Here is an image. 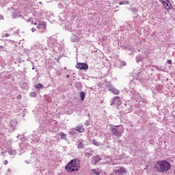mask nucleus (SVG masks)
<instances>
[{
    "label": "nucleus",
    "instance_id": "39",
    "mask_svg": "<svg viewBox=\"0 0 175 175\" xmlns=\"http://www.w3.org/2000/svg\"><path fill=\"white\" fill-rule=\"evenodd\" d=\"M25 163H29V161H25Z\"/></svg>",
    "mask_w": 175,
    "mask_h": 175
},
{
    "label": "nucleus",
    "instance_id": "18",
    "mask_svg": "<svg viewBox=\"0 0 175 175\" xmlns=\"http://www.w3.org/2000/svg\"><path fill=\"white\" fill-rule=\"evenodd\" d=\"M71 40L72 42H78L79 41V37L78 36H73L72 38H71Z\"/></svg>",
    "mask_w": 175,
    "mask_h": 175
},
{
    "label": "nucleus",
    "instance_id": "16",
    "mask_svg": "<svg viewBox=\"0 0 175 175\" xmlns=\"http://www.w3.org/2000/svg\"><path fill=\"white\" fill-rule=\"evenodd\" d=\"M80 98H81V100H84V99H85V92H81L80 93Z\"/></svg>",
    "mask_w": 175,
    "mask_h": 175
},
{
    "label": "nucleus",
    "instance_id": "13",
    "mask_svg": "<svg viewBox=\"0 0 175 175\" xmlns=\"http://www.w3.org/2000/svg\"><path fill=\"white\" fill-rule=\"evenodd\" d=\"M93 175H100V171L99 169H92Z\"/></svg>",
    "mask_w": 175,
    "mask_h": 175
},
{
    "label": "nucleus",
    "instance_id": "5",
    "mask_svg": "<svg viewBox=\"0 0 175 175\" xmlns=\"http://www.w3.org/2000/svg\"><path fill=\"white\" fill-rule=\"evenodd\" d=\"M65 170L68 173H72V172H77V170H79V169L77 168H73V165H72L69 163L65 166Z\"/></svg>",
    "mask_w": 175,
    "mask_h": 175
},
{
    "label": "nucleus",
    "instance_id": "9",
    "mask_svg": "<svg viewBox=\"0 0 175 175\" xmlns=\"http://www.w3.org/2000/svg\"><path fill=\"white\" fill-rule=\"evenodd\" d=\"M69 163L73 167V169H75V167H77V165L80 163V160L78 159H74L71 160Z\"/></svg>",
    "mask_w": 175,
    "mask_h": 175
},
{
    "label": "nucleus",
    "instance_id": "2",
    "mask_svg": "<svg viewBox=\"0 0 175 175\" xmlns=\"http://www.w3.org/2000/svg\"><path fill=\"white\" fill-rule=\"evenodd\" d=\"M111 132L117 137H120L124 133V129L122 126H113L111 127Z\"/></svg>",
    "mask_w": 175,
    "mask_h": 175
},
{
    "label": "nucleus",
    "instance_id": "37",
    "mask_svg": "<svg viewBox=\"0 0 175 175\" xmlns=\"http://www.w3.org/2000/svg\"><path fill=\"white\" fill-rule=\"evenodd\" d=\"M8 173H10V168L8 170Z\"/></svg>",
    "mask_w": 175,
    "mask_h": 175
},
{
    "label": "nucleus",
    "instance_id": "30",
    "mask_svg": "<svg viewBox=\"0 0 175 175\" xmlns=\"http://www.w3.org/2000/svg\"><path fill=\"white\" fill-rule=\"evenodd\" d=\"M36 31V29L34 27L31 28V32H35Z\"/></svg>",
    "mask_w": 175,
    "mask_h": 175
},
{
    "label": "nucleus",
    "instance_id": "38",
    "mask_svg": "<svg viewBox=\"0 0 175 175\" xmlns=\"http://www.w3.org/2000/svg\"><path fill=\"white\" fill-rule=\"evenodd\" d=\"M34 25H38V23H33Z\"/></svg>",
    "mask_w": 175,
    "mask_h": 175
},
{
    "label": "nucleus",
    "instance_id": "34",
    "mask_svg": "<svg viewBox=\"0 0 175 175\" xmlns=\"http://www.w3.org/2000/svg\"><path fill=\"white\" fill-rule=\"evenodd\" d=\"M37 28H38V29H40V28H42V27H40V25L38 24V25L37 26Z\"/></svg>",
    "mask_w": 175,
    "mask_h": 175
},
{
    "label": "nucleus",
    "instance_id": "3",
    "mask_svg": "<svg viewBox=\"0 0 175 175\" xmlns=\"http://www.w3.org/2000/svg\"><path fill=\"white\" fill-rule=\"evenodd\" d=\"M75 67L81 70H87L88 69V65L85 63H77Z\"/></svg>",
    "mask_w": 175,
    "mask_h": 175
},
{
    "label": "nucleus",
    "instance_id": "7",
    "mask_svg": "<svg viewBox=\"0 0 175 175\" xmlns=\"http://www.w3.org/2000/svg\"><path fill=\"white\" fill-rule=\"evenodd\" d=\"M101 158L100 157H99V155H97L96 157H92V159H91V165H96V163H98V162H99V161H101Z\"/></svg>",
    "mask_w": 175,
    "mask_h": 175
},
{
    "label": "nucleus",
    "instance_id": "41",
    "mask_svg": "<svg viewBox=\"0 0 175 175\" xmlns=\"http://www.w3.org/2000/svg\"><path fill=\"white\" fill-rule=\"evenodd\" d=\"M35 69V67L33 66L32 70H33Z\"/></svg>",
    "mask_w": 175,
    "mask_h": 175
},
{
    "label": "nucleus",
    "instance_id": "14",
    "mask_svg": "<svg viewBox=\"0 0 175 175\" xmlns=\"http://www.w3.org/2000/svg\"><path fill=\"white\" fill-rule=\"evenodd\" d=\"M92 144H93L94 146H96L97 147H99V146H103V144H102L100 142H98V141H96V140H95V139H93V141H92Z\"/></svg>",
    "mask_w": 175,
    "mask_h": 175
},
{
    "label": "nucleus",
    "instance_id": "11",
    "mask_svg": "<svg viewBox=\"0 0 175 175\" xmlns=\"http://www.w3.org/2000/svg\"><path fill=\"white\" fill-rule=\"evenodd\" d=\"M163 3L167 10H171V9L172 8V3L169 1V0L167 1V3L165 1H163Z\"/></svg>",
    "mask_w": 175,
    "mask_h": 175
},
{
    "label": "nucleus",
    "instance_id": "24",
    "mask_svg": "<svg viewBox=\"0 0 175 175\" xmlns=\"http://www.w3.org/2000/svg\"><path fill=\"white\" fill-rule=\"evenodd\" d=\"M16 152H14V150H10L9 151V154H10V155H14V154Z\"/></svg>",
    "mask_w": 175,
    "mask_h": 175
},
{
    "label": "nucleus",
    "instance_id": "36",
    "mask_svg": "<svg viewBox=\"0 0 175 175\" xmlns=\"http://www.w3.org/2000/svg\"><path fill=\"white\" fill-rule=\"evenodd\" d=\"M148 168V165H146V167L144 169L145 170H147Z\"/></svg>",
    "mask_w": 175,
    "mask_h": 175
},
{
    "label": "nucleus",
    "instance_id": "28",
    "mask_svg": "<svg viewBox=\"0 0 175 175\" xmlns=\"http://www.w3.org/2000/svg\"><path fill=\"white\" fill-rule=\"evenodd\" d=\"M122 66H126V62H122Z\"/></svg>",
    "mask_w": 175,
    "mask_h": 175
},
{
    "label": "nucleus",
    "instance_id": "20",
    "mask_svg": "<svg viewBox=\"0 0 175 175\" xmlns=\"http://www.w3.org/2000/svg\"><path fill=\"white\" fill-rule=\"evenodd\" d=\"M43 85L42 84H41V83H38V84H37L36 85V90H39V88H43Z\"/></svg>",
    "mask_w": 175,
    "mask_h": 175
},
{
    "label": "nucleus",
    "instance_id": "6",
    "mask_svg": "<svg viewBox=\"0 0 175 175\" xmlns=\"http://www.w3.org/2000/svg\"><path fill=\"white\" fill-rule=\"evenodd\" d=\"M84 139H79L77 142V147L78 150H83L85 148V144H84Z\"/></svg>",
    "mask_w": 175,
    "mask_h": 175
},
{
    "label": "nucleus",
    "instance_id": "17",
    "mask_svg": "<svg viewBox=\"0 0 175 175\" xmlns=\"http://www.w3.org/2000/svg\"><path fill=\"white\" fill-rule=\"evenodd\" d=\"M40 26L41 28H42V29H46V23L44 22H40L39 23Z\"/></svg>",
    "mask_w": 175,
    "mask_h": 175
},
{
    "label": "nucleus",
    "instance_id": "1",
    "mask_svg": "<svg viewBox=\"0 0 175 175\" xmlns=\"http://www.w3.org/2000/svg\"><path fill=\"white\" fill-rule=\"evenodd\" d=\"M172 167V165L170 164L169 162L166 160L159 161L154 165V168L157 172H160L161 173H165V172H169L170 168Z\"/></svg>",
    "mask_w": 175,
    "mask_h": 175
},
{
    "label": "nucleus",
    "instance_id": "23",
    "mask_svg": "<svg viewBox=\"0 0 175 175\" xmlns=\"http://www.w3.org/2000/svg\"><path fill=\"white\" fill-rule=\"evenodd\" d=\"M167 64H169V65H172V59H167Z\"/></svg>",
    "mask_w": 175,
    "mask_h": 175
},
{
    "label": "nucleus",
    "instance_id": "19",
    "mask_svg": "<svg viewBox=\"0 0 175 175\" xmlns=\"http://www.w3.org/2000/svg\"><path fill=\"white\" fill-rule=\"evenodd\" d=\"M129 3H131L129 1H120L119 3V5H129Z\"/></svg>",
    "mask_w": 175,
    "mask_h": 175
},
{
    "label": "nucleus",
    "instance_id": "15",
    "mask_svg": "<svg viewBox=\"0 0 175 175\" xmlns=\"http://www.w3.org/2000/svg\"><path fill=\"white\" fill-rule=\"evenodd\" d=\"M67 135L64 133H60V139L61 140H66Z\"/></svg>",
    "mask_w": 175,
    "mask_h": 175
},
{
    "label": "nucleus",
    "instance_id": "29",
    "mask_svg": "<svg viewBox=\"0 0 175 175\" xmlns=\"http://www.w3.org/2000/svg\"><path fill=\"white\" fill-rule=\"evenodd\" d=\"M8 160H5L4 162H3V164L4 165H8Z\"/></svg>",
    "mask_w": 175,
    "mask_h": 175
},
{
    "label": "nucleus",
    "instance_id": "26",
    "mask_svg": "<svg viewBox=\"0 0 175 175\" xmlns=\"http://www.w3.org/2000/svg\"><path fill=\"white\" fill-rule=\"evenodd\" d=\"M116 99H118V100H120V97L119 96H116L113 98V100H116Z\"/></svg>",
    "mask_w": 175,
    "mask_h": 175
},
{
    "label": "nucleus",
    "instance_id": "8",
    "mask_svg": "<svg viewBox=\"0 0 175 175\" xmlns=\"http://www.w3.org/2000/svg\"><path fill=\"white\" fill-rule=\"evenodd\" d=\"M69 163L73 167V169H75V167H77V165L80 163V160L78 159H74L71 160Z\"/></svg>",
    "mask_w": 175,
    "mask_h": 175
},
{
    "label": "nucleus",
    "instance_id": "35",
    "mask_svg": "<svg viewBox=\"0 0 175 175\" xmlns=\"http://www.w3.org/2000/svg\"><path fill=\"white\" fill-rule=\"evenodd\" d=\"M85 155H86L87 157H90L91 154H90V153H86Z\"/></svg>",
    "mask_w": 175,
    "mask_h": 175
},
{
    "label": "nucleus",
    "instance_id": "12",
    "mask_svg": "<svg viewBox=\"0 0 175 175\" xmlns=\"http://www.w3.org/2000/svg\"><path fill=\"white\" fill-rule=\"evenodd\" d=\"M76 131L77 132H79V133H83L84 132V126H83V124H78L76 126Z\"/></svg>",
    "mask_w": 175,
    "mask_h": 175
},
{
    "label": "nucleus",
    "instance_id": "32",
    "mask_svg": "<svg viewBox=\"0 0 175 175\" xmlns=\"http://www.w3.org/2000/svg\"><path fill=\"white\" fill-rule=\"evenodd\" d=\"M0 49H1V50H4L5 49V47H3V46H0Z\"/></svg>",
    "mask_w": 175,
    "mask_h": 175
},
{
    "label": "nucleus",
    "instance_id": "22",
    "mask_svg": "<svg viewBox=\"0 0 175 175\" xmlns=\"http://www.w3.org/2000/svg\"><path fill=\"white\" fill-rule=\"evenodd\" d=\"M30 96H31V98H35L36 96V93L35 92L30 93Z\"/></svg>",
    "mask_w": 175,
    "mask_h": 175
},
{
    "label": "nucleus",
    "instance_id": "27",
    "mask_svg": "<svg viewBox=\"0 0 175 175\" xmlns=\"http://www.w3.org/2000/svg\"><path fill=\"white\" fill-rule=\"evenodd\" d=\"M137 62H142V58H140V57H137Z\"/></svg>",
    "mask_w": 175,
    "mask_h": 175
},
{
    "label": "nucleus",
    "instance_id": "31",
    "mask_svg": "<svg viewBox=\"0 0 175 175\" xmlns=\"http://www.w3.org/2000/svg\"><path fill=\"white\" fill-rule=\"evenodd\" d=\"M10 128H12L13 130L14 129V126H13L12 124H10Z\"/></svg>",
    "mask_w": 175,
    "mask_h": 175
},
{
    "label": "nucleus",
    "instance_id": "21",
    "mask_svg": "<svg viewBox=\"0 0 175 175\" xmlns=\"http://www.w3.org/2000/svg\"><path fill=\"white\" fill-rule=\"evenodd\" d=\"M69 133L70 135H72V136H75V135L76 134V131H75V129H72V130H70Z\"/></svg>",
    "mask_w": 175,
    "mask_h": 175
},
{
    "label": "nucleus",
    "instance_id": "42",
    "mask_svg": "<svg viewBox=\"0 0 175 175\" xmlns=\"http://www.w3.org/2000/svg\"><path fill=\"white\" fill-rule=\"evenodd\" d=\"M168 1L169 0H164V1Z\"/></svg>",
    "mask_w": 175,
    "mask_h": 175
},
{
    "label": "nucleus",
    "instance_id": "4",
    "mask_svg": "<svg viewBox=\"0 0 175 175\" xmlns=\"http://www.w3.org/2000/svg\"><path fill=\"white\" fill-rule=\"evenodd\" d=\"M113 173H115V174H119V175L126 174V170H125L124 167H120L118 169L114 170Z\"/></svg>",
    "mask_w": 175,
    "mask_h": 175
},
{
    "label": "nucleus",
    "instance_id": "25",
    "mask_svg": "<svg viewBox=\"0 0 175 175\" xmlns=\"http://www.w3.org/2000/svg\"><path fill=\"white\" fill-rule=\"evenodd\" d=\"M27 21L28 22H29V23H31V24H33V20H32V18H29L28 20H27Z\"/></svg>",
    "mask_w": 175,
    "mask_h": 175
},
{
    "label": "nucleus",
    "instance_id": "40",
    "mask_svg": "<svg viewBox=\"0 0 175 175\" xmlns=\"http://www.w3.org/2000/svg\"><path fill=\"white\" fill-rule=\"evenodd\" d=\"M1 20L3 19V16H1Z\"/></svg>",
    "mask_w": 175,
    "mask_h": 175
},
{
    "label": "nucleus",
    "instance_id": "10",
    "mask_svg": "<svg viewBox=\"0 0 175 175\" xmlns=\"http://www.w3.org/2000/svg\"><path fill=\"white\" fill-rule=\"evenodd\" d=\"M108 90L112 92L113 95H120V90L113 86L108 87Z\"/></svg>",
    "mask_w": 175,
    "mask_h": 175
},
{
    "label": "nucleus",
    "instance_id": "43",
    "mask_svg": "<svg viewBox=\"0 0 175 175\" xmlns=\"http://www.w3.org/2000/svg\"><path fill=\"white\" fill-rule=\"evenodd\" d=\"M40 4H42V2H40Z\"/></svg>",
    "mask_w": 175,
    "mask_h": 175
},
{
    "label": "nucleus",
    "instance_id": "33",
    "mask_svg": "<svg viewBox=\"0 0 175 175\" xmlns=\"http://www.w3.org/2000/svg\"><path fill=\"white\" fill-rule=\"evenodd\" d=\"M5 38H9V33H5Z\"/></svg>",
    "mask_w": 175,
    "mask_h": 175
}]
</instances>
